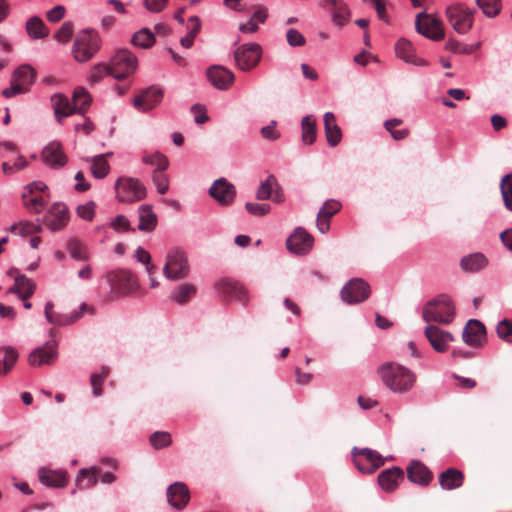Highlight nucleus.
<instances>
[{
  "mask_svg": "<svg viewBox=\"0 0 512 512\" xmlns=\"http://www.w3.org/2000/svg\"><path fill=\"white\" fill-rule=\"evenodd\" d=\"M378 374L384 385L395 393L408 392L416 381V375L411 370L396 362L381 365Z\"/></svg>",
  "mask_w": 512,
  "mask_h": 512,
  "instance_id": "1",
  "label": "nucleus"
},
{
  "mask_svg": "<svg viewBox=\"0 0 512 512\" xmlns=\"http://www.w3.org/2000/svg\"><path fill=\"white\" fill-rule=\"evenodd\" d=\"M101 48V38L97 31L86 28L80 30L74 39L72 55L75 61L86 63L90 61Z\"/></svg>",
  "mask_w": 512,
  "mask_h": 512,
  "instance_id": "2",
  "label": "nucleus"
},
{
  "mask_svg": "<svg viewBox=\"0 0 512 512\" xmlns=\"http://www.w3.org/2000/svg\"><path fill=\"white\" fill-rule=\"evenodd\" d=\"M455 316V307L451 299L446 295H439L428 301L422 312L425 322H436L439 324H450Z\"/></svg>",
  "mask_w": 512,
  "mask_h": 512,
  "instance_id": "3",
  "label": "nucleus"
},
{
  "mask_svg": "<svg viewBox=\"0 0 512 512\" xmlns=\"http://www.w3.org/2000/svg\"><path fill=\"white\" fill-rule=\"evenodd\" d=\"M475 12L464 3H453L446 8L445 16L457 33L466 34L473 27Z\"/></svg>",
  "mask_w": 512,
  "mask_h": 512,
  "instance_id": "4",
  "label": "nucleus"
},
{
  "mask_svg": "<svg viewBox=\"0 0 512 512\" xmlns=\"http://www.w3.org/2000/svg\"><path fill=\"white\" fill-rule=\"evenodd\" d=\"M116 196L119 201L133 203L146 197V188L136 178L120 177L115 183Z\"/></svg>",
  "mask_w": 512,
  "mask_h": 512,
  "instance_id": "5",
  "label": "nucleus"
},
{
  "mask_svg": "<svg viewBox=\"0 0 512 512\" xmlns=\"http://www.w3.org/2000/svg\"><path fill=\"white\" fill-rule=\"evenodd\" d=\"M351 454L355 466L362 473L372 474L384 465L382 455L370 448L354 447Z\"/></svg>",
  "mask_w": 512,
  "mask_h": 512,
  "instance_id": "6",
  "label": "nucleus"
},
{
  "mask_svg": "<svg viewBox=\"0 0 512 512\" xmlns=\"http://www.w3.org/2000/svg\"><path fill=\"white\" fill-rule=\"evenodd\" d=\"M137 58L127 49H121L110 60L111 76L122 80L136 71Z\"/></svg>",
  "mask_w": 512,
  "mask_h": 512,
  "instance_id": "7",
  "label": "nucleus"
},
{
  "mask_svg": "<svg viewBox=\"0 0 512 512\" xmlns=\"http://www.w3.org/2000/svg\"><path fill=\"white\" fill-rule=\"evenodd\" d=\"M36 71L30 65H21L13 73L12 84L2 91L4 97H12L16 94L25 93L34 83Z\"/></svg>",
  "mask_w": 512,
  "mask_h": 512,
  "instance_id": "8",
  "label": "nucleus"
},
{
  "mask_svg": "<svg viewBox=\"0 0 512 512\" xmlns=\"http://www.w3.org/2000/svg\"><path fill=\"white\" fill-rule=\"evenodd\" d=\"M111 291L119 295H127L137 290V277L128 270L120 269L112 271L106 276Z\"/></svg>",
  "mask_w": 512,
  "mask_h": 512,
  "instance_id": "9",
  "label": "nucleus"
},
{
  "mask_svg": "<svg viewBox=\"0 0 512 512\" xmlns=\"http://www.w3.org/2000/svg\"><path fill=\"white\" fill-rule=\"evenodd\" d=\"M370 285L362 278L349 280L341 289L340 297L347 304H357L369 298Z\"/></svg>",
  "mask_w": 512,
  "mask_h": 512,
  "instance_id": "10",
  "label": "nucleus"
},
{
  "mask_svg": "<svg viewBox=\"0 0 512 512\" xmlns=\"http://www.w3.org/2000/svg\"><path fill=\"white\" fill-rule=\"evenodd\" d=\"M262 49L259 44L248 43L238 47L234 52V59L239 69L249 71L259 63Z\"/></svg>",
  "mask_w": 512,
  "mask_h": 512,
  "instance_id": "11",
  "label": "nucleus"
},
{
  "mask_svg": "<svg viewBox=\"0 0 512 512\" xmlns=\"http://www.w3.org/2000/svg\"><path fill=\"white\" fill-rule=\"evenodd\" d=\"M164 275L170 280H178L188 276L189 266L184 252L172 250L167 256V262L163 268Z\"/></svg>",
  "mask_w": 512,
  "mask_h": 512,
  "instance_id": "12",
  "label": "nucleus"
},
{
  "mask_svg": "<svg viewBox=\"0 0 512 512\" xmlns=\"http://www.w3.org/2000/svg\"><path fill=\"white\" fill-rule=\"evenodd\" d=\"M218 296L224 301L236 300L243 305L248 303L246 288L238 281L223 279L215 285Z\"/></svg>",
  "mask_w": 512,
  "mask_h": 512,
  "instance_id": "13",
  "label": "nucleus"
},
{
  "mask_svg": "<svg viewBox=\"0 0 512 512\" xmlns=\"http://www.w3.org/2000/svg\"><path fill=\"white\" fill-rule=\"evenodd\" d=\"M415 28L418 33L434 41L443 39L445 35L442 21L424 13L417 15Z\"/></svg>",
  "mask_w": 512,
  "mask_h": 512,
  "instance_id": "14",
  "label": "nucleus"
},
{
  "mask_svg": "<svg viewBox=\"0 0 512 512\" xmlns=\"http://www.w3.org/2000/svg\"><path fill=\"white\" fill-rule=\"evenodd\" d=\"M313 244V236L302 227L296 228L286 240L287 249L298 255L307 254L312 249Z\"/></svg>",
  "mask_w": 512,
  "mask_h": 512,
  "instance_id": "15",
  "label": "nucleus"
},
{
  "mask_svg": "<svg viewBox=\"0 0 512 512\" xmlns=\"http://www.w3.org/2000/svg\"><path fill=\"white\" fill-rule=\"evenodd\" d=\"M86 311L92 312L93 308L83 303L79 311H74L71 314L57 313L54 311V304L52 302H47L44 314L49 323L57 326H66L76 322Z\"/></svg>",
  "mask_w": 512,
  "mask_h": 512,
  "instance_id": "16",
  "label": "nucleus"
},
{
  "mask_svg": "<svg viewBox=\"0 0 512 512\" xmlns=\"http://www.w3.org/2000/svg\"><path fill=\"white\" fill-rule=\"evenodd\" d=\"M462 340L473 348L482 347L486 342V328L477 319H470L462 332Z\"/></svg>",
  "mask_w": 512,
  "mask_h": 512,
  "instance_id": "17",
  "label": "nucleus"
},
{
  "mask_svg": "<svg viewBox=\"0 0 512 512\" xmlns=\"http://www.w3.org/2000/svg\"><path fill=\"white\" fill-rule=\"evenodd\" d=\"M424 335L429 341L432 348L439 353H444L449 349V344L454 341V336L436 325L429 324Z\"/></svg>",
  "mask_w": 512,
  "mask_h": 512,
  "instance_id": "18",
  "label": "nucleus"
},
{
  "mask_svg": "<svg viewBox=\"0 0 512 512\" xmlns=\"http://www.w3.org/2000/svg\"><path fill=\"white\" fill-rule=\"evenodd\" d=\"M162 98L163 90L159 87L151 86L137 95L133 100V104L139 111L146 112L155 108L162 101Z\"/></svg>",
  "mask_w": 512,
  "mask_h": 512,
  "instance_id": "19",
  "label": "nucleus"
},
{
  "mask_svg": "<svg viewBox=\"0 0 512 512\" xmlns=\"http://www.w3.org/2000/svg\"><path fill=\"white\" fill-rule=\"evenodd\" d=\"M210 196L221 205H230L235 198V186L225 178L216 180L209 189Z\"/></svg>",
  "mask_w": 512,
  "mask_h": 512,
  "instance_id": "20",
  "label": "nucleus"
},
{
  "mask_svg": "<svg viewBox=\"0 0 512 512\" xmlns=\"http://www.w3.org/2000/svg\"><path fill=\"white\" fill-rule=\"evenodd\" d=\"M57 358V344L49 341L45 346L36 348L28 357V362L33 367L52 364Z\"/></svg>",
  "mask_w": 512,
  "mask_h": 512,
  "instance_id": "21",
  "label": "nucleus"
},
{
  "mask_svg": "<svg viewBox=\"0 0 512 512\" xmlns=\"http://www.w3.org/2000/svg\"><path fill=\"white\" fill-rule=\"evenodd\" d=\"M41 158L43 162L51 168H61L66 165L68 158L59 142L49 143L42 151Z\"/></svg>",
  "mask_w": 512,
  "mask_h": 512,
  "instance_id": "22",
  "label": "nucleus"
},
{
  "mask_svg": "<svg viewBox=\"0 0 512 512\" xmlns=\"http://www.w3.org/2000/svg\"><path fill=\"white\" fill-rule=\"evenodd\" d=\"M69 216L67 207L62 203H55L51 206L44 218L45 225L53 230H60L68 223Z\"/></svg>",
  "mask_w": 512,
  "mask_h": 512,
  "instance_id": "23",
  "label": "nucleus"
},
{
  "mask_svg": "<svg viewBox=\"0 0 512 512\" xmlns=\"http://www.w3.org/2000/svg\"><path fill=\"white\" fill-rule=\"evenodd\" d=\"M43 188L46 187L41 183L27 186V192L23 194V202L28 210L40 213L44 209L46 200L42 195Z\"/></svg>",
  "mask_w": 512,
  "mask_h": 512,
  "instance_id": "24",
  "label": "nucleus"
},
{
  "mask_svg": "<svg viewBox=\"0 0 512 512\" xmlns=\"http://www.w3.org/2000/svg\"><path fill=\"white\" fill-rule=\"evenodd\" d=\"M256 198L258 200L271 199L276 203H281L284 200L280 186L273 175L268 176L267 179L261 183L256 192Z\"/></svg>",
  "mask_w": 512,
  "mask_h": 512,
  "instance_id": "25",
  "label": "nucleus"
},
{
  "mask_svg": "<svg viewBox=\"0 0 512 512\" xmlns=\"http://www.w3.org/2000/svg\"><path fill=\"white\" fill-rule=\"evenodd\" d=\"M395 53L398 58L414 66H427L425 59L418 57L412 43L406 39H399L395 45Z\"/></svg>",
  "mask_w": 512,
  "mask_h": 512,
  "instance_id": "26",
  "label": "nucleus"
},
{
  "mask_svg": "<svg viewBox=\"0 0 512 512\" xmlns=\"http://www.w3.org/2000/svg\"><path fill=\"white\" fill-rule=\"evenodd\" d=\"M341 209V204L336 200H327L318 212L316 226L321 233L330 229V219Z\"/></svg>",
  "mask_w": 512,
  "mask_h": 512,
  "instance_id": "27",
  "label": "nucleus"
},
{
  "mask_svg": "<svg viewBox=\"0 0 512 512\" xmlns=\"http://www.w3.org/2000/svg\"><path fill=\"white\" fill-rule=\"evenodd\" d=\"M207 76L210 83L220 90L228 89L234 82V74L222 66L210 67L207 71Z\"/></svg>",
  "mask_w": 512,
  "mask_h": 512,
  "instance_id": "28",
  "label": "nucleus"
},
{
  "mask_svg": "<svg viewBox=\"0 0 512 512\" xmlns=\"http://www.w3.org/2000/svg\"><path fill=\"white\" fill-rule=\"evenodd\" d=\"M406 470L409 481L420 486L429 485L433 479L432 472L420 461H413Z\"/></svg>",
  "mask_w": 512,
  "mask_h": 512,
  "instance_id": "29",
  "label": "nucleus"
},
{
  "mask_svg": "<svg viewBox=\"0 0 512 512\" xmlns=\"http://www.w3.org/2000/svg\"><path fill=\"white\" fill-rule=\"evenodd\" d=\"M403 480L404 472L399 467L384 470L378 475L379 485L387 492L394 491Z\"/></svg>",
  "mask_w": 512,
  "mask_h": 512,
  "instance_id": "30",
  "label": "nucleus"
},
{
  "mask_svg": "<svg viewBox=\"0 0 512 512\" xmlns=\"http://www.w3.org/2000/svg\"><path fill=\"white\" fill-rule=\"evenodd\" d=\"M167 498L171 506L182 509L190 499L189 490L184 483L176 482L168 488Z\"/></svg>",
  "mask_w": 512,
  "mask_h": 512,
  "instance_id": "31",
  "label": "nucleus"
},
{
  "mask_svg": "<svg viewBox=\"0 0 512 512\" xmlns=\"http://www.w3.org/2000/svg\"><path fill=\"white\" fill-rule=\"evenodd\" d=\"M325 136L331 147L337 146L342 139V132L336 123L335 115L332 112H326L323 116Z\"/></svg>",
  "mask_w": 512,
  "mask_h": 512,
  "instance_id": "32",
  "label": "nucleus"
},
{
  "mask_svg": "<svg viewBox=\"0 0 512 512\" xmlns=\"http://www.w3.org/2000/svg\"><path fill=\"white\" fill-rule=\"evenodd\" d=\"M100 475L101 468L98 466L83 468L79 471L75 479V485L80 490L92 488L98 483Z\"/></svg>",
  "mask_w": 512,
  "mask_h": 512,
  "instance_id": "33",
  "label": "nucleus"
},
{
  "mask_svg": "<svg viewBox=\"0 0 512 512\" xmlns=\"http://www.w3.org/2000/svg\"><path fill=\"white\" fill-rule=\"evenodd\" d=\"M323 4L328 7L332 14L333 21L339 25H345L350 17V11L346 3L342 0H324Z\"/></svg>",
  "mask_w": 512,
  "mask_h": 512,
  "instance_id": "34",
  "label": "nucleus"
},
{
  "mask_svg": "<svg viewBox=\"0 0 512 512\" xmlns=\"http://www.w3.org/2000/svg\"><path fill=\"white\" fill-rule=\"evenodd\" d=\"M51 103L54 109L55 117L59 123H62L63 118L75 114V107H73V102L71 103L69 99L62 94L53 95L51 97Z\"/></svg>",
  "mask_w": 512,
  "mask_h": 512,
  "instance_id": "35",
  "label": "nucleus"
},
{
  "mask_svg": "<svg viewBox=\"0 0 512 512\" xmlns=\"http://www.w3.org/2000/svg\"><path fill=\"white\" fill-rule=\"evenodd\" d=\"M463 482L464 474L456 468H449L439 475V484L445 490L457 489Z\"/></svg>",
  "mask_w": 512,
  "mask_h": 512,
  "instance_id": "36",
  "label": "nucleus"
},
{
  "mask_svg": "<svg viewBox=\"0 0 512 512\" xmlns=\"http://www.w3.org/2000/svg\"><path fill=\"white\" fill-rule=\"evenodd\" d=\"M140 231L151 232L155 229L158 219L157 215L153 212L151 205H142L138 210Z\"/></svg>",
  "mask_w": 512,
  "mask_h": 512,
  "instance_id": "37",
  "label": "nucleus"
},
{
  "mask_svg": "<svg viewBox=\"0 0 512 512\" xmlns=\"http://www.w3.org/2000/svg\"><path fill=\"white\" fill-rule=\"evenodd\" d=\"M39 479L41 483L49 487H64L67 484L66 474L63 472H57L47 469L39 470Z\"/></svg>",
  "mask_w": 512,
  "mask_h": 512,
  "instance_id": "38",
  "label": "nucleus"
},
{
  "mask_svg": "<svg viewBox=\"0 0 512 512\" xmlns=\"http://www.w3.org/2000/svg\"><path fill=\"white\" fill-rule=\"evenodd\" d=\"M26 32L32 39H43L48 36L49 29L41 18L33 16L26 22Z\"/></svg>",
  "mask_w": 512,
  "mask_h": 512,
  "instance_id": "39",
  "label": "nucleus"
},
{
  "mask_svg": "<svg viewBox=\"0 0 512 512\" xmlns=\"http://www.w3.org/2000/svg\"><path fill=\"white\" fill-rule=\"evenodd\" d=\"M72 101L75 113L83 115L90 107L92 97L85 88L78 87L73 93Z\"/></svg>",
  "mask_w": 512,
  "mask_h": 512,
  "instance_id": "40",
  "label": "nucleus"
},
{
  "mask_svg": "<svg viewBox=\"0 0 512 512\" xmlns=\"http://www.w3.org/2000/svg\"><path fill=\"white\" fill-rule=\"evenodd\" d=\"M34 290V282L24 276L17 279V282L9 289V292L17 294L22 300H28L33 295Z\"/></svg>",
  "mask_w": 512,
  "mask_h": 512,
  "instance_id": "41",
  "label": "nucleus"
},
{
  "mask_svg": "<svg viewBox=\"0 0 512 512\" xmlns=\"http://www.w3.org/2000/svg\"><path fill=\"white\" fill-rule=\"evenodd\" d=\"M302 141L311 145L315 142L317 136L316 119L313 115L303 117L301 121Z\"/></svg>",
  "mask_w": 512,
  "mask_h": 512,
  "instance_id": "42",
  "label": "nucleus"
},
{
  "mask_svg": "<svg viewBox=\"0 0 512 512\" xmlns=\"http://www.w3.org/2000/svg\"><path fill=\"white\" fill-rule=\"evenodd\" d=\"M110 155V153L101 154L95 156L92 159L90 171L95 178L102 179L108 175L110 171V165L108 163L107 157Z\"/></svg>",
  "mask_w": 512,
  "mask_h": 512,
  "instance_id": "43",
  "label": "nucleus"
},
{
  "mask_svg": "<svg viewBox=\"0 0 512 512\" xmlns=\"http://www.w3.org/2000/svg\"><path fill=\"white\" fill-rule=\"evenodd\" d=\"M487 260L481 253H475L462 258L460 265L462 269L469 272H475L485 267Z\"/></svg>",
  "mask_w": 512,
  "mask_h": 512,
  "instance_id": "44",
  "label": "nucleus"
},
{
  "mask_svg": "<svg viewBox=\"0 0 512 512\" xmlns=\"http://www.w3.org/2000/svg\"><path fill=\"white\" fill-rule=\"evenodd\" d=\"M196 287L193 284L185 283L178 286L172 293V299L178 304L187 303L196 294Z\"/></svg>",
  "mask_w": 512,
  "mask_h": 512,
  "instance_id": "45",
  "label": "nucleus"
},
{
  "mask_svg": "<svg viewBox=\"0 0 512 512\" xmlns=\"http://www.w3.org/2000/svg\"><path fill=\"white\" fill-rule=\"evenodd\" d=\"M475 3L488 18H495L502 10V0H475Z\"/></svg>",
  "mask_w": 512,
  "mask_h": 512,
  "instance_id": "46",
  "label": "nucleus"
},
{
  "mask_svg": "<svg viewBox=\"0 0 512 512\" xmlns=\"http://www.w3.org/2000/svg\"><path fill=\"white\" fill-rule=\"evenodd\" d=\"M188 22L189 33L180 40L184 48H190L193 45L194 39L201 29L200 19L197 16L189 18Z\"/></svg>",
  "mask_w": 512,
  "mask_h": 512,
  "instance_id": "47",
  "label": "nucleus"
},
{
  "mask_svg": "<svg viewBox=\"0 0 512 512\" xmlns=\"http://www.w3.org/2000/svg\"><path fill=\"white\" fill-rule=\"evenodd\" d=\"M401 124L402 120L397 118L389 119L384 123L385 129L390 132L392 138L396 141L403 140L407 138L410 134L409 129H396V127Z\"/></svg>",
  "mask_w": 512,
  "mask_h": 512,
  "instance_id": "48",
  "label": "nucleus"
},
{
  "mask_svg": "<svg viewBox=\"0 0 512 512\" xmlns=\"http://www.w3.org/2000/svg\"><path fill=\"white\" fill-rule=\"evenodd\" d=\"M149 442L154 449H163L172 444V436L166 431H156L150 435Z\"/></svg>",
  "mask_w": 512,
  "mask_h": 512,
  "instance_id": "49",
  "label": "nucleus"
},
{
  "mask_svg": "<svg viewBox=\"0 0 512 512\" xmlns=\"http://www.w3.org/2000/svg\"><path fill=\"white\" fill-rule=\"evenodd\" d=\"M28 166V161L21 155L14 160L8 159L2 163V171L5 175H13Z\"/></svg>",
  "mask_w": 512,
  "mask_h": 512,
  "instance_id": "50",
  "label": "nucleus"
},
{
  "mask_svg": "<svg viewBox=\"0 0 512 512\" xmlns=\"http://www.w3.org/2000/svg\"><path fill=\"white\" fill-rule=\"evenodd\" d=\"M110 373V369L108 367H102L100 372L93 373L90 377V382L93 390V395L95 397H99L103 393L102 385L107 376Z\"/></svg>",
  "mask_w": 512,
  "mask_h": 512,
  "instance_id": "51",
  "label": "nucleus"
},
{
  "mask_svg": "<svg viewBox=\"0 0 512 512\" xmlns=\"http://www.w3.org/2000/svg\"><path fill=\"white\" fill-rule=\"evenodd\" d=\"M142 161L147 165L156 166L155 171L159 172L166 170L169 165L167 157L160 152L145 155Z\"/></svg>",
  "mask_w": 512,
  "mask_h": 512,
  "instance_id": "52",
  "label": "nucleus"
},
{
  "mask_svg": "<svg viewBox=\"0 0 512 512\" xmlns=\"http://www.w3.org/2000/svg\"><path fill=\"white\" fill-rule=\"evenodd\" d=\"M155 37L148 29L136 32L132 37V43L141 48H149L154 44Z\"/></svg>",
  "mask_w": 512,
  "mask_h": 512,
  "instance_id": "53",
  "label": "nucleus"
},
{
  "mask_svg": "<svg viewBox=\"0 0 512 512\" xmlns=\"http://www.w3.org/2000/svg\"><path fill=\"white\" fill-rule=\"evenodd\" d=\"M67 249L71 255L76 260H87L88 252L85 245L79 241L78 239H71L67 243Z\"/></svg>",
  "mask_w": 512,
  "mask_h": 512,
  "instance_id": "54",
  "label": "nucleus"
},
{
  "mask_svg": "<svg viewBox=\"0 0 512 512\" xmlns=\"http://www.w3.org/2000/svg\"><path fill=\"white\" fill-rule=\"evenodd\" d=\"M500 188L505 207L512 211V174L502 178Z\"/></svg>",
  "mask_w": 512,
  "mask_h": 512,
  "instance_id": "55",
  "label": "nucleus"
},
{
  "mask_svg": "<svg viewBox=\"0 0 512 512\" xmlns=\"http://www.w3.org/2000/svg\"><path fill=\"white\" fill-rule=\"evenodd\" d=\"M1 355H3L4 373H8L18 360V352L8 346L0 349Z\"/></svg>",
  "mask_w": 512,
  "mask_h": 512,
  "instance_id": "56",
  "label": "nucleus"
},
{
  "mask_svg": "<svg viewBox=\"0 0 512 512\" xmlns=\"http://www.w3.org/2000/svg\"><path fill=\"white\" fill-rule=\"evenodd\" d=\"M41 231V226L32 222H20L10 228V232L19 233L22 236L31 235Z\"/></svg>",
  "mask_w": 512,
  "mask_h": 512,
  "instance_id": "57",
  "label": "nucleus"
},
{
  "mask_svg": "<svg viewBox=\"0 0 512 512\" xmlns=\"http://www.w3.org/2000/svg\"><path fill=\"white\" fill-rule=\"evenodd\" d=\"M74 24L71 21H65L58 31L55 33V39L62 44H66L69 42L73 35Z\"/></svg>",
  "mask_w": 512,
  "mask_h": 512,
  "instance_id": "58",
  "label": "nucleus"
},
{
  "mask_svg": "<svg viewBox=\"0 0 512 512\" xmlns=\"http://www.w3.org/2000/svg\"><path fill=\"white\" fill-rule=\"evenodd\" d=\"M497 335L507 343H512V321L504 319L496 327Z\"/></svg>",
  "mask_w": 512,
  "mask_h": 512,
  "instance_id": "59",
  "label": "nucleus"
},
{
  "mask_svg": "<svg viewBox=\"0 0 512 512\" xmlns=\"http://www.w3.org/2000/svg\"><path fill=\"white\" fill-rule=\"evenodd\" d=\"M106 75H111L110 65L97 64L91 69L89 82L92 84L100 82Z\"/></svg>",
  "mask_w": 512,
  "mask_h": 512,
  "instance_id": "60",
  "label": "nucleus"
},
{
  "mask_svg": "<svg viewBox=\"0 0 512 512\" xmlns=\"http://www.w3.org/2000/svg\"><path fill=\"white\" fill-rule=\"evenodd\" d=\"M153 183L157 187V191L160 194H165L169 189V180L168 176L163 173V171H154L152 175Z\"/></svg>",
  "mask_w": 512,
  "mask_h": 512,
  "instance_id": "61",
  "label": "nucleus"
},
{
  "mask_svg": "<svg viewBox=\"0 0 512 512\" xmlns=\"http://www.w3.org/2000/svg\"><path fill=\"white\" fill-rule=\"evenodd\" d=\"M478 47H479V44H477L475 46L465 45V44L459 43L454 40H450L447 43V48L450 51H452L454 53H459V54H470V53L474 52Z\"/></svg>",
  "mask_w": 512,
  "mask_h": 512,
  "instance_id": "62",
  "label": "nucleus"
},
{
  "mask_svg": "<svg viewBox=\"0 0 512 512\" xmlns=\"http://www.w3.org/2000/svg\"><path fill=\"white\" fill-rule=\"evenodd\" d=\"M287 43L292 47H301L306 43L305 37L296 29H289L286 33Z\"/></svg>",
  "mask_w": 512,
  "mask_h": 512,
  "instance_id": "63",
  "label": "nucleus"
},
{
  "mask_svg": "<svg viewBox=\"0 0 512 512\" xmlns=\"http://www.w3.org/2000/svg\"><path fill=\"white\" fill-rule=\"evenodd\" d=\"M246 210L254 215V216H264L270 211V205L269 204H258V203H251L247 202L245 204Z\"/></svg>",
  "mask_w": 512,
  "mask_h": 512,
  "instance_id": "64",
  "label": "nucleus"
}]
</instances>
